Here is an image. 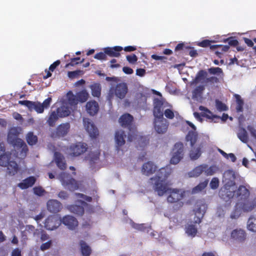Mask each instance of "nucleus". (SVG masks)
<instances>
[{"label":"nucleus","instance_id":"nucleus-1","mask_svg":"<svg viewBox=\"0 0 256 256\" xmlns=\"http://www.w3.org/2000/svg\"><path fill=\"white\" fill-rule=\"evenodd\" d=\"M171 170L168 167L160 169L156 176L150 178V183L159 196H162L166 192L168 194L167 198L168 202H178L179 207H181L183 204L180 201L184 198L186 192L182 190L170 188L168 187L166 180Z\"/></svg>","mask_w":256,"mask_h":256},{"label":"nucleus","instance_id":"nucleus-2","mask_svg":"<svg viewBox=\"0 0 256 256\" xmlns=\"http://www.w3.org/2000/svg\"><path fill=\"white\" fill-rule=\"evenodd\" d=\"M154 130L158 134H164L166 132L168 127V122L163 117L162 110L166 105L158 99H154Z\"/></svg>","mask_w":256,"mask_h":256},{"label":"nucleus","instance_id":"nucleus-3","mask_svg":"<svg viewBox=\"0 0 256 256\" xmlns=\"http://www.w3.org/2000/svg\"><path fill=\"white\" fill-rule=\"evenodd\" d=\"M20 127L12 128L8 133V142L12 145L16 151L20 153V158H22L26 156L28 151L27 146L23 140L18 138V135L22 132Z\"/></svg>","mask_w":256,"mask_h":256},{"label":"nucleus","instance_id":"nucleus-4","mask_svg":"<svg viewBox=\"0 0 256 256\" xmlns=\"http://www.w3.org/2000/svg\"><path fill=\"white\" fill-rule=\"evenodd\" d=\"M78 104V100L72 92H69L62 100V106L58 108V114L61 118L69 116Z\"/></svg>","mask_w":256,"mask_h":256},{"label":"nucleus","instance_id":"nucleus-5","mask_svg":"<svg viewBox=\"0 0 256 256\" xmlns=\"http://www.w3.org/2000/svg\"><path fill=\"white\" fill-rule=\"evenodd\" d=\"M20 153L17 152L16 156L14 153L9 154L8 152H4L2 144H0V166L7 167V172L10 175H14L18 170L17 164L11 160V155L13 156L20 158Z\"/></svg>","mask_w":256,"mask_h":256},{"label":"nucleus","instance_id":"nucleus-6","mask_svg":"<svg viewBox=\"0 0 256 256\" xmlns=\"http://www.w3.org/2000/svg\"><path fill=\"white\" fill-rule=\"evenodd\" d=\"M235 173L234 171L228 170L224 172L222 178L224 188L220 192V195L224 199L226 200V198L224 197L225 194L228 198L234 195L232 192L235 190Z\"/></svg>","mask_w":256,"mask_h":256},{"label":"nucleus","instance_id":"nucleus-7","mask_svg":"<svg viewBox=\"0 0 256 256\" xmlns=\"http://www.w3.org/2000/svg\"><path fill=\"white\" fill-rule=\"evenodd\" d=\"M75 198L76 200V204L68 205L67 208L72 212L78 215H82L84 212V208L88 206L85 201L90 202V197L84 196L81 194H76Z\"/></svg>","mask_w":256,"mask_h":256},{"label":"nucleus","instance_id":"nucleus-8","mask_svg":"<svg viewBox=\"0 0 256 256\" xmlns=\"http://www.w3.org/2000/svg\"><path fill=\"white\" fill-rule=\"evenodd\" d=\"M52 102V98H48L43 102L29 100H20L18 103L26 106L30 110H34L38 114H42L45 109H48Z\"/></svg>","mask_w":256,"mask_h":256},{"label":"nucleus","instance_id":"nucleus-9","mask_svg":"<svg viewBox=\"0 0 256 256\" xmlns=\"http://www.w3.org/2000/svg\"><path fill=\"white\" fill-rule=\"evenodd\" d=\"M60 181L62 186L70 190H75L80 187V183L71 178L70 176L66 174H61L58 178Z\"/></svg>","mask_w":256,"mask_h":256},{"label":"nucleus","instance_id":"nucleus-10","mask_svg":"<svg viewBox=\"0 0 256 256\" xmlns=\"http://www.w3.org/2000/svg\"><path fill=\"white\" fill-rule=\"evenodd\" d=\"M230 240L234 243H241L244 242L246 238V231L240 228L232 229L229 233Z\"/></svg>","mask_w":256,"mask_h":256},{"label":"nucleus","instance_id":"nucleus-11","mask_svg":"<svg viewBox=\"0 0 256 256\" xmlns=\"http://www.w3.org/2000/svg\"><path fill=\"white\" fill-rule=\"evenodd\" d=\"M184 156V146L181 142L175 144L172 152V158L170 162L176 164H178L182 160Z\"/></svg>","mask_w":256,"mask_h":256},{"label":"nucleus","instance_id":"nucleus-12","mask_svg":"<svg viewBox=\"0 0 256 256\" xmlns=\"http://www.w3.org/2000/svg\"><path fill=\"white\" fill-rule=\"evenodd\" d=\"M128 90V86L125 82H120L114 88H112L110 90L109 96L114 94L118 98L123 99L125 98ZM110 99V98H109Z\"/></svg>","mask_w":256,"mask_h":256},{"label":"nucleus","instance_id":"nucleus-13","mask_svg":"<svg viewBox=\"0 0 256 256\" xmlns=\"http://www.w3.org/2000/svg\"><path fill=\"white\" fill-rule=\"evenodd\" d=\"M44 224L46 230H54L60 226L61 218L58 216H50L45 220Z\"/></svg>","mask_w":256,"mask_h":256},{"label":"nucleus","instance_id":"nucleus-14","mask_svg":"<svg viewBox=\"0 0 256 256\" xmlns=\"http://www.w3.org/2000/svg\"><path fill=\"white\" fill-rule=\"evenodd\" d=\"M86 144L78 142L71 145L68 150V153L72 156H77L86 152Z\"/></svg>","mask_w":256,"mask_h":256},{"label":"nucleus","instance_id":"nucleus-15","mask_svg":"<svg viewBox=\"0 0 256 256\" xmlns=\"http://www.w3.org/2000/svg\"><path fill=\"white\" fill-rule=\"evenodd\" d=\"M206 206L202 203H198L194 210V217L193 222L195 224H200L206 211Z\"/></svg>","mask_w":256,"mask_h":256},{"label":"nucleus","instance_id":"nucleus-16","mask_svg":"<svg viewBox=\"0 0 256 256\" xmlns=\"http://www.w3.org/2000/svg\"><path fill=\"white\" fill-rule=\"evenodd\" d=\"M83 122L84 128L90 136L92 138H96L98 135V132L92 121L88 118H84Z\"/></svg>","mask_w":256,"mask_h":256},{"label":"nucleus","instance_id":"nucleus-17","mask_svg":"<svg viewBox=\"0 0 256 256\" xmlns=\"http://www.w3.org/2000/svg\"><path fill=\"white\" fill-rule=\"evenodd\" d=\"M63 224L69 230H75L78 226L77 220L73 216L66 215L61 218V224Z\"/></svg>","mask_w":256,"mask_h":256},{"label":"nucleus","instance_id":"nucleus-18","mask_svg":"<svg viewBox=\"0 0 256 256\" xmlns=\"http://www.w3.org/2000/svg\"><path fill=\"white\" fill-rule=\"evenodd\" d=\"M186 124L190 126L192 129V130L190 131L186 136V140L190 142L192 146L196 144L198 140V134L196 132V127L195 126L189 121H186Z\"/></svg>","mask_w":256,"mask_h":256},{"label":"nucleus","instance_id":"nucleus-19","mask_svg":"<svg viewBox=\"0 0 256 256\" xmlns=\"http://www.w3.org/2000/svg\"><path fill=\"white\" fill-rule=\"evenodd\" d=\"M126 135L122 130H117L114 135L115 146L118 150H120L124 144Z\"/></svg>","mask_w":256,"mask_h":256},{"label":"nucleus","instance_id":"nucleus-20","mask_svg":"<svg viewBox=\"0 0 256 256\" xmlns=\"http://www.w3.org/2000/svg\"><path fill=\"white\" fill-rule=\"evenodd\" d=\"M86 112L90 116H94L99 110L98 104L94 100H91L87 102L85 106Z\"/></svg>","mask_w":256,"mask_h":256},{"label":"nucleus","instance_id":"nucleus-21","mask_svg":"<svg viewBox=\"0 0 256 256\" xmlns=\"http://www.w3.org/2000/svg\"><path fill=\"white\" fill-rule=\"evenodd\" d=\"M70 129V124L68 122L63 123L60 124L56 130V136L53 134V136H64L68 134Z\"/></svg>","mask_w":256,"mask_h":256},{"label":"nucleus","instance_id":"nucleus-22","mask_svg":"<svg viewBox=\"0 0 256 256\" xmlns=\"http://www.w3.org/2000/svg\"><path fill=\"white\" fill-rule=\"evenodd\" d=\"M47 207L50 212H58L62 209V206L61 203L57 200H50L47 202Z\"/></svg>","mask_w":256,"mask_h":256},{"label":"nucleus","instance_id":"nucleus-23","mask_svg":"<svg viewBox=\"0 0 256 256\" xmlns=\"http://www.w3.org/2000/svg\"><path fill=\"white\" fill-rule=\"evenodd\" d=\"M206 72L204 70L200 71L197 74L195 79L191 82L192 85H198V84H203L206 82Z\"/></svg>","mask_w":256,"mask_h":256},{"label":"nucleus","instance_id":"nucleus-24","mask_svg":"<svg viewBox=\"0 0 256 256\" xmlns=\"http://www.w3.org/2000/svg\"><path fill=\"white\" fill-rule=\"evenodd\" d=\"M36 181V178L34 176H30L18 184V186L22 190L26 189L32 186Z\"/></svg>","mask_w":256,"mask_h":256},{"label":"nucleus","instance_id":"nucleus-25","mask_svg":"<svg viewBox=\"0 0 256 256\" xmlns=\"http://www.w3.org/2000/svg\"><path fill=\"white\" fill-rule=\"evenodd\" d=\"M205 164L198 166L192 169L188 173V176L190 178H197L201 175L202 172H204Z\"/></svg>","mask_w":256,"mask_h":256},{"label":"nucleus","instance_id":"nucleus-26","mask_svg":"<svg viewBox=\"0 0 256 256\" xmlns=\"http://www.w3.org/2000/svg\"><path fill=\"white\" fill-rule=\"evenodd\" d=\"M122 48L120 46H116L113 48H106L104 49L106 54L110 56L118 57L120 56V52L122 50Z\"/></svg>","mask_w":256,"mask_h":256},{"label":"nucleus","instance_id":"nucleus-27","mask_svg":"<svg viewBox=\"0 0 256 256\" xmlns=\"http://www.w3.org/2000/svg\"><path fill=\"white\" fill-rule=\"evenodd\" d=\"M156 166L152 162H149L144 164L142 172L146 175H150L156 171Z\"/></svg>","mask_w":256,"mask_h":256},{"label":"nucleus","instance_id":"nucleus-28","mask_svg":"<svg viewBox=\"0 0 256 256\" xmlns=\"http://www.w3.org/2000/svg\"><path fill=\"white\" fill-rule=\"evenodd\" d=\"M54 161L60 170H64L66 168V164L64 158L58 152L54 153Z\"/></svg>","mask_w":256,"mask_h":256},{"label":"nucleus","instance_id":"nucleus-29","mask_svg":"<svg viewBox=\"0 0 256 256\" xmlns=\"http://www.w3.org/2000/svg\"><path fill=\"white\" fill-rule=\"evenodd\" d=\"M236 190V188L235 187V190L232 192V194L234 195L232 196V198L234 196H240L242 198L246 199L249 196V192L245 186H240L237 191Z\"/></svg>","mask_w":256,"mask_h":256},{"label":"nucleus","instance_id":"nucleus-30","mask_svg":"<svg viewBox=\"0 0 256 256\" xmlns=\"http://www.w3.org/2000/svg\"><path fill=\"white\" fill-rule=\"evenodd\" d=\"M185 232L188 236H195L198 232L196 224H192V222L187 224L185 227Z\"/></svg>","mask_w":256,"mask_h":256},{"label":"nucleus","instance_id":"nucleus-31","mask_svg":"<svg viewBox=\"0 0 256 256\" xmlns=\"http://www.w3.org/2000/svg\"><path fill=\"white\" fill-rule=\"evenodd\" d=\"M202 146L199 145L198 146L193 147L190 153V156L191 160H196L198 159L202 154Z\"/></svg>","mask_w":256,"mask_h":256},{"label":"nucleus","instance_id":"nucleus-32","mask_svg":"<svg viewBox=\"0 0 256 256\" xmlns=\"http://www.w3.org/2000/svg\"><path fill=\"white\" fill-rule=\"evenodd\" d=\"M199 110L202 112L203 116L210 120H212V121L216 122L215 119L220 118V117L213 114L210 110L204 106H200Z\"/></svg>","mask_w":256,"mask_h":256},{"label":"nucleus","instance_id":"nucleus-33","mask_svg":"<svg viewBox=\"0 0 256 256\" xmlns=\"http://www.w3.org/2000/svg\"><path fill=\"white\" fill-rule=\"evenodd\" d=\"M132 116L130 114H124L119 119V122L122 126H129L132 121Z\"/></svg>","mask_w":256,"mask_h":256},{"label":"nucleus","instance_id":"nucleus-34","mask_svg":"<svg viewBox=\"0 0 256 256\" xmlns=\"http://www.w3.org/2000/svg\"><path fill=\"white\" fill-rule=\"evenodd\" d=\"M246 228L250 232H256V216H251L248 218L246 224Z\"/></svg>","mask_w":256,"mask_h":256},{"label":"nucleus","instance_id":"nucleus-35","mask_svg":"<svg viewBox=\"0 0 256 256\" xmlns=\"http://www.w3.org/2000/svg\"><path fill=\"white\" fill-rule=\"evenodd\" d=\"M255 206H256V199L252 200L246 198L243 203L242 208L244 211L248 212L252 210Z\"/></svg>","mask_w":256,"mask_h":256},{"label":"nucleus","instance_id":"nucleus-36","mask_svg":"<svg viewBox=\"0 0 256 256\" xmlns=\"http://www.w3.org/2000/svg\"><path fill=\"white\" fill-rule=\"evenodd\" d=\"M74 96L76 99L78 100V102L82 103L86 102L89 98V94L86 90L79 92L76 95Z\"/></svg>","mask_w":256,"mask_h":256},{"label":"nucleus","instance_id":"nucleus-37","mask_svg":"<svg viewBox=\"0 0 256 256\" xmlns=\"http://www.w3.org/2000/svg\"><path fill=\"white\" fill-rule=\"evenodd\" d=\"M80 250L82 256H90L92 252L90 247L84 241L80 242Z\"/></svg>","mask_w":256,"mask_h":256},{"label":"nucleus","instance_id":"nucleus-38","mask_svg":"<svg viewBox=\"0 0 256 256\" xmlns=\"http://www.w3.org/2000/svg\"><path fill=\"white\" fill-rule=\"evenodd\" d=\"M204 90V84L198 86L192 92V97L198 100H200Z\"/></svg>","mask_w":256,"mask_h":256},{"label":"nucleus","instance_id":"nucleus-39","mask_svg":"<svg viewBox=\"0 0 256 256\" xmlns=\"http://www.w3.org/2000/svg\"><path fill=\"white\" fill-rule=\"evenodd\" d=\"M91 93L94 97L99 98L101 94V86L99 84H93L90 86Z\"/></svg>","mask_w":256,"mask_h":256},{"label":"nucleus","instance_id":"nucleus-40","mask_svg":"<svg viewBox=\"0 0 256 256\" xmlns=\"http://www.w3.org/2000/svg\"><path fill=\"white\" fill-rule=\"evenodd\" d=\"M238 138L243 142L247 143L249 138L246 130L244 128H240L237 133Z\"/></svg>","mask_w":256,"mask_h":256},{"label":"nucleus","instance_id":"nucleus-41","mask_svg":"<svg viewBox=\"0 0 256 256\" xmlns=\"http://www.w3.org/2000/svg\"><path fill=\"white\" fill-rule=\"evenodd\" d=\"M33 234L34 236H36L38 234V230H35L34 227L32 225H27L25 226V229L22 231L23 236Z\"/></svg>","mask_w":256,"mask_h":256},{"label":"nucleus","instance_id":"nucleus-42","mask_svg":"<svg viewBox=\"0 0 256 256\" xmlns=\"http://www.w3.org/2000/svg\"><path fill=\"white\" fill-rule=\"evenodd\" d=\"M208 184V180H205L204 181L200 182L198 186L192 189V193L193 194H196L202 192L207 186Z\"/></svg>","mask_w":256,"mask_h":256},{"label":"nucleus","instance_id":"nucleus-43","mask_svg":"<svg viewBox=\"0 0 256 256\" xmlns=\"http://www.w3.org/2000/svg\"><path fill=\"white\" fill-rule=\"evenodd\" d=\"M204 174L206 176H212L216 174L218 171V168L216 166H208L205 164Z\"/></svg>","mask_w":256,"mask_h":256},{"label":"nucleus","instance_id":"nucleus-44","mask_svg":"<svg viewBox=\"0 0 256 256\" xmlns=\"http://www.w3.org/2000/svg\"><path fill=\"white\" fill-rule=\"evenodd\" d=\"M60 118L58 114L57 111L56 112H52L49 116V118L47 121L48 124L50 126H54L58 119Z\"/></svg>","mask_w":256,"mask_h":256},{"label":"nucleus","instance_id":"nucleus-45","mask_svg":"<svg viewBox=\"0 0 256 256\" xmlns=\"http://www.w3.org/2000/svg\"><path fill=\"white\" fill-rule=\"evenodd\" d=\"M26 140L28 143L31 146L36 144L38 142L37 136L34 135L32 132L28 133L26 136Z\"/></svg>","mask_w":256,"mask_h":256},{"label":"nucleus","instance_id":"nucleus-46","mask_svg":"<svg viewBox=\"0 0 256 256\" xmlns=\"http://www.w3.org/2000/svg\"><path fill=\"white\" fill-rule=\"evenodd\" d=\"M210 48L212 50L216 49L218 48H220V51L217 50L216 52V54L217 55H218L219 54H221L222 52H227L228 50L230 47L228 46L213 45L210 46Z\"/></svg>","mask_w":256,"mask_h":256},{"label":"nucleus","instance_id":"nucleus-47","mask_svg":"<svg viewBox=\"0 0 256 256\" xmlns=\"http://www.w3.org/2000/svg\"><path fill=\"white\" fill-rule=\"evenodd\" d=\"M236 102V110L238 112L242 111V106L244 105L243 100L242 99L240 96L238 94H234V96Z\"/></svg>","mask_w":256,"mask_h":256},{"label":"nucleus","instance_id":"nucleus-48","mask_svg":"<svg viewBox=\"0 0 256 256\" xmlns=\"http://www.w3.org/2000/svg\"><path fill=\"white\" fill-rule=\"evenodd\" d=\"M247 130L251 136L256 140V126L254 124H250L247 126Z\"/></svg>","mask_w":256,"mask_h":256},{"label":"nucleus","instance_id":"nucleus-49","mask_svg":"<svg viewBox=\"0 0 256 256\" xmlns=\"http://www.w3.org/2000/svg\"><path fill=\"white\" fill-rule=\"evenodd\" d=\"M219 180L217 178H213L210 184V186L212 189H216L219 186Z\"/></svg>","mask_w":256,"mask_h":256},{"label":"nucleus","instance_id":"nucleus-50","mask_svg":"<svg viewBox=\"0 0 256 256\" xmlns=\"http://www.w3.org/2000/svg\"><path fill=\"white\" fill-rule=\"evenodd\" d=\"M130 224L132 228H134L140 230H144L146 229V227L144 224H135L134 222L132 220L130 221Z\"/></svg>","mask_w":256,"mask_h":256},{"label":"nucleus","instance_id":"nucleus-51","mask_svg":"<svg viewBox=\"0 0 256 256\" xmlns=\"http://www.w3.org/2000/svg\"><path fill=\"white\" fill-rule=\"evenodd\" d=\"M219 40H202V42L198 43V45L202 47H206L208 46H210V43L212 42H218Z\"/></svg>","mask_w":256,"mask_h":256},{"label":"nucleus","instance_id":"nucleus-52","mask_svg":"<svg viewBox=\"0 0 256 256\" xmlns=\"http://www.w3.org/2000/svg\"><path fill=\"white\" fill-rule=\"evenodd\" d=\"M208 72L212 74H216L220 75V74H222V70L220 68H211L208 69Z\"/></svg>","mask_w":256,"mask_h":256},{"label":"nucleus","instance_id":"nucleus-53","mask_svg":"<svg viewBox=\"0 0 256 256\" xmlns=\"http://www.w3.org/2000/svg\"><path fill=\"white\" fill-rule=\"evenodd\" d=\"M216 108L220 111H224L227 110L226 106L221 102L219 100H216Z\"/></svg>","mask_w":256,"mask_h":256},{"label":"nucleus","instance_id":"nucleus-54","mask_svg":"<svg viewBox=\"0 0 256 256\" xmlns=\"http://www.w3.org/2000/svg\"><path fill=\"white\" fill-rule=\"evenodd\" d=\"M52 245V240H48L46 242L43 243L40 246V250L42 251L50 248Z\"/></svg>","mask_w":256,"mask_h":256},{"label":"nucleus","instance_id":"nucleus-55","mask_svg":"<svg viewBox=\"0 0 256 256\" xmlns=\"http://www.w3.org/2000/svg\"><path fill=\"white\" fill-rule=\"evenodd\" d=\"M46 216V212H42L34 218V220L38 224H40L41 220L44 218Z\"/></svg>","mask_w":256,"mask_h":256},{"label":"nucleus","instance_id":"nucleus-56","mask_svg":"<svg viewBox=\"0 0 256 256\" xmlns=\"http://www.w3.org/2000/svg\"><path fill=\"white\" fill-rule=\"evenodd\" d=\"M100 153L98 152H91L89 154L88 159L90 161H94L98 160L99 156Z\"/></svg>","mask_w":256,"mask_h":256},{"label":"nucleus","instance_id":"nucleus-57","mask_svg":"<svg viewBox=\"0 0 256 256\" xmlns=\"http://www.w3.org/2000/svg\"><path fill=\"white\" fill-rule=\"evenodd\" d=\"M164 114L165 116L168 118L172 119L174 116V113L173 111L170 108L166 109L164 111Z\"/></svg>","mask_w":256,"mask_h":256},{"label":"nucleus","instance_id":"nucleus-58","mask_svg":"<svg viewBox=\"0 0 256 256\" xmlns=\"http://www.w3.org/2000/svg\"><path fill=\"white\" fill-rule=\"evenodd\" d=\"M126 59L131 64L135 63L138 60V58L135 54L126 56Z\"/></svg>","mask_w":256,"mask_h":256},{"label":"nucleus","instance_id":"nucleus-59","mask_svg":"<svg viewBox=\"0 0 256 256\" xmlns=\"http://www.w3.org/2000/svg\"><path fill=\"white\" fill-rule=\"evenodd\" d=\"M137 98V102L138 104H144L146 102V96H143L142 94H138Z\"/></svg>","mask_w":256,"mask_h":256},{"label":"nucleus","instance_id":"nucleus-60","mask_svg":"<svg viewBox=\"0 0 256 256\" xmlns=\"http://www.w3.org/2000/svg\"><path fill=\"white\" fill-rule=\"evenodd\" d=\"M94 58L100 60H106V54L104 52H100L96 54L94 56Z\"/></svg>","mask_w":256,"mask_h":256},{"label":"nucleus","instance_id":"nucleus-61","mask_svg":"<svg viewBox=\"0 0 256 256\" xmlns=\"http://www.w3.org/2000/svg\"><path fill=\"white\" fill-rule=\"evenodd\" d=\"M34 193L38 196H42L44 194V191L41 187H36L34 188Z\"/></svg>","mask_w":256,"mask_h":256},{"label":"nucleus","instance_id":"nucleus-62","mask_svg":"<svg viewBox=\"0 0 256 256\" xmlns=\"http://www.w3.org/2000/svg\"><path fill=\"white\" fill-rule=\"evenodd\" d=\"M220 42H228L230 45L236 46L238 44V41L236 40H230V38L224 39L223 40H221Z\"/></svg>","mask_w":256,"mask_h":256},{"label":"nucleus","instance_id":"nucleus-63","mask_svg":"<svg viewBox=\"0 0 256 256\" xmlns=\"http://www.w3.org/2000/svg\"><path fill=\"white\" fill-rule=\"evenodd\" d=\"M40 240L42 242L50 240L49 238L48 235L46 232H42L40 238Z\"/></svg>","mask_w":256,"mask_h":256},{"label":"nucleus","instance_id":"nucleus-64","mask_svg":"<svg viewBox=\"0 0 256 256\" xmlns=\"http://www.w3.org/2000/svg\"><path fill=\"white\" fill-rule=\"evenodd\" d=\"M58 196L62 199H66L68 197V194L66 192L61 191L58 193Z\"/></svg>","mask_w":256,"mask_h":256}]
</instances>
